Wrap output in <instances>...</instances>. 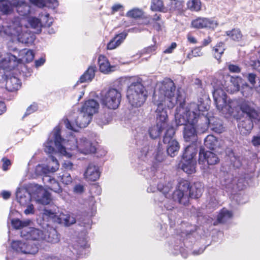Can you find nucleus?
Wrapping results in <instances>:
<instances>
[{
  "instance_id": "32",
  "label": "nucleus",
  "mask_w": 260,
  "mask_h": 260,
  "mask_svg": "<svg viewBox=\"0 0 260 260\" xmlns=\"http://www.w3.org/2000/svg\"><path fill=\"white\" fill-rule=\"evenodd\" d=\"M225 33L234 41L240 42L242 40L243 35L240 28H234L232 30L226 31Z\"/></svg>"
},
{
  "instance_id": "18",
  "label": "nucleus",
  "mask_w": 260,
  "mask_h": 260,
  "mask_svg": "<svg viewBox=\"0 0 260 260\" xmlns=\"http://www.w3.org/2000/svg\"><path fill=\"white\" fill-rule=\"evenodd\" d=\"M127 36V33L126 31H123L115 35L107 44V49L113 50L116 48L124 41Z\"/></svg>"
},
{
  "instance_id": "30",
  "label": "nucleus",
  "mask_w": 260,
  "mask_h": 260,
  "mask_svg": "<svg viewBox=\"0 0 260 260\" xmlns=\"http://www.w3.org/2000/svg\"><path fill=\"white\" fill-rule=\"evenodd\" d=\"M20 86V80L16 77H11L6 81V88L9 91L13 92L16 91Z\"/></svg>"
},
{
  "instance_id": "64",
  "label": "nucleus",
  "mask_w": 260,
  "mask_h": 260,
  "mask_svg": "<svg viewBox=\"0 0 260 260\" xmlns=\"http://www.w3.org/2000/svg\"><path fill=\"white\" fill-rule=\"evenodd\" d=\"M251 143L254 146H258L260 145V136H253Z\"/></svg>"
},
{
  "instance_id": "10",
  "label": "nucleus",
  "mask_w": 260,
  "mask_h": 260,
  "mask_svg": "<svg viewBox=\"0 0 260 260\" xmlns=\"http://www.w3.org/2000/svg\"><path fill=\"white\" fill-rule=\"evenodd\" d=\"M224 90L217 88L212 92L214 103L219 111H222L226 106L227 95Z\"/></svg>"
},
{
  "instance_id": "52",
  "label": "nucleus",
  "mask_w": 260,
  "mask_h": 260,
  "mask_svg": "<svg viewBox=\"0 0 260 260\" xmlns=\"http://www.w3.org/2000/svg\"><path fill=\"white\" fill-rule=\"evenodd\" d=\"M29 23L30 26L33 28H39L41 24L40 20L36 17L31 18L29 20Z\"/></svg>"
},
{
  "instance_id": "42",
  "label": "nucleus",
  "mask_w": 260,
  "mask_h": 260,
  "mask_svg": "<svg viewBox=\"0 0 260 260\" xmlns=\"http://www.w3.org/2000/svg\"><path fill=\"white\" fill-rule=\"evenodd\" d=\"M227 81L225 80L224 77L223 76L220 79H215L213 82V87L214 90L219 88L222 90H225V86H226Z\"/></svg>"
},
{
  "instance_id": "63",
  "label": "nucleus",
  "mask_w": 260,
  "mask_h": 260,
  "mask_svg": "<svg viewBox=\"0 0 260 260\" xmlns=\"http://www.w3.org/2000/svg\"><path fill=\"white\" fill-rule=\"evenodd\" d=\"M247 79L248 81L254 86L255 84L256 75L253 73H249L248 75Z\"/></svg>"
},
{
  "instance_id": "3",
  "label": "nucleus",
  "mask_w": 260,
  "mask_h": 260,
  "mask_svg": "<svg viewBox=\"0 0 260 260\" xmlns=\"http://www.w3.org/2000/svg\"><path fill=\"white\" fill-rule=\"evenodd\" d=\"M190 182L184 179H180L178 182L177 188L172 194V199L174 202L180 205L187 206L189 204V197L185 192L189 191Z\"/></svg>"
},
{
  "instance_id": "55",
  "label": "nucleus",
  "mask_w": 260,
  "mask_h": 260,
  "mask_svg": "<svg viewBox=\"0 0 260 260\" xmlns=\"http://www.w3.org/2000/svg\"><path fill=\"white\" fill-rule=\"evenodd\" d=\"M252 88L248 85L243 86L241 89V92L243 96L248 98L251 95Z\"/></svg>"
},
{
  "instance_id": "58",
  "label": "nucleus",
  "mask_w": 260,
  "mask_h": 260,
  "mask_svg": "<svg viewBox=\"0 0 260 260\" xmlns=\"http://www.w3.org/2000/svg\"><path fill=\"white\" fill-rule=\"evenodd\" d=\"M228 69L232 73H239L241 72L240 68L238 66L233 64H229Z\"/></svg>"
},
{
  "instance_id": "16",
  "label": "nucleus",
  "mask_w": 260,
  "mask_h": 260,
  "mask_svg": "<svg viewBox=\"0 0 260 260\" xmlns=\"http://www.w3.org/2000/svg\"><path fill=\"white\" fill-rule=\"evenodd\" d=\"M84 177L88 181H95L100 176V172L98 166L89 164L84 174Z\"/></svg>"
},
{
  "instance_id": "11",
  "label": "nucleus",
  "mask_w": 260,
  "mask_h": 260,
  "mask_svg": "<svg viewBox=\"0 0 260 260\" xmlns=\"http://www.w3.org/2000/svg\"><path fill=\"white\" fill-rule=\"evenodd\" d=\"M77 148L78 151L83 154H88L94 153L96 151V148L92 143L86 139H81L77 142Z\"/></svg>"
},
{
  "instance_id": "2",
  "label": "nucleus",
  "mask_w": 260,
  "mask_h": 260,
  "mask_svg": "<svg viewBox=\"0 0 260 260\" xmlns=\"http://www.w3.org/2000/svg\"><path fill=\"white\" fill-rule=\"evenodd\" d=\"M131 84L128 86L126 97L129 104L134 107L142 106L148 97V92L138 77L130 78Z\"/></svg>"
},
{
  "instance_id": "13",
  "label": "nucleus",
  "mask_w": 260,
  "mask_h": 260,
  "mask_svg": "<svg viewBox=\"0 0 260 260\" xmlns=\"http://www.w3.org/2000/svg\"><path fill=\"white\" fill-rule=\"evenodd\" d=\"M240 109L242 113L246 115L247 119L255 121H259V113L253 107L250 106L247 103H242L240 106Z\"/></svg>"
},
{
  "instance_id": "27",
  "label": "nucleus",
  "mask_w": 260,
  "mask_h": 260,
  "mask_svg": "<svg viewBox=\"0 0 260 260\" xmlns=\"http://www.w3.org/2000/svg\"><path fill=\"white\" fill-rule=\"evenodd\" d=\"M225 50V43L223 42L217 43L212 48V53L215 58L219 62H221V57Z\"/></svg>"
},
{
  "instance_id": "48",
  "label": "nucleus",
  "mask_w": 260,
  "mask_h": 260,
  "mask_svg": "<svg viewBox=\"0 0 260 260\" xmlns=\"http://www.w3.org/2000/svg\"><path fill=\"white\" fill-rule=\"evenodd\" d=\"M171 10H180L182 9L183 1L180 0H170Z\"/></svg>"
},
{
  "instance_id": "44",
  "label": "nucleus",
  "mask_w": 260,
  "mask_h": 260,
  "mask_svg": "<svg viewBox=\"0 0 260 260\" xmlns=\"http://www.w3.org/2000/svg\"><path fill=\"white\" fill-rule=\"evenodd\" d=\"M30 6L26 3L25 4L18 7L16 10L18 13L22 16H25L29 14L30 13Z\"/></svg>"
},
{
  "instance_id": "5",
  "label": "nucleus",
  "mask_w": 260,
  "mask_h": 260,
  "mask_svg": "<svg viewBox=\"0 0 260 260\" xmlns=\"http://www.w3.org/2000/svg\"><path fill=\"white\" fill-rule=\"evenodd\" d=\"M121 93L115 88H110L102 98V104L110 109H117L120 103Z\"/></svg>"
},
{
  "instance_id": "50",
  "label": "nucleus",
  "mask_w": 260,
  "mask_h": 260,
  "mask_svg": "<svg viewBox=\"0 0 260 260\" xmlns=\"http://www.w3.org/2000/svg\"><path fill=\"white\" fill-rule=\"evenodd\" d=\"M38 107L37 104L34 103L31 104L26 109L23 117L28 116L29 115L34 113L38 110Z\"/></svg>"
},
{
  "instance_id": "61",
  "label": "nucleus",
  "mask_w": 260,
  "mask_h": 260,
  "mask_svg": "<svg viewBox=\"0 0 260 260\" xmlns=\"http://www.w3.org/2000/svg\"><path fill=\"white\" fill-rule=\"evenodd\" d=\"M177 47V44L175 42L171 43V45L166 48L164 51V53L166 54L171 53L173 51L174 49Z\"/></svg>"
},
{
  "instance_id": "15",
  "label": "nucleus",
  "mask_w": 260,
  "mask_h": 260,
  "mask_svg": "<svg viewBox=\"0 0 260 260\" xmlns=\"http://www.w3.org/2000/svg\"><path fill=\"white\" fill-rule=\"evenodd\" d=\"M205 115L206 114L204 113H202L201 115L200 113H197V112L190 110H187L185 112L187 125H196L197 124L203 122L204 118L202 117Z\"/></svg>"
},
{
  "instance_id": "60",
  "label": "nucleus",
  "mask_w": 260,
  "mask_h": 260,
  "mask_svg": "<svg viewBox=\"0 0 260 260\" xmlns=\"http://www.w3.org/2000/svg\"><path fill=\"white\" fill-rule=\"evenodd\" d=\"M26 3L25 0H12V7L13 8H15L16 10L18 8V7H20L21 6Z\"/></svg>"
},
{
  "instance_id": "45",
  "label": "nucleus",
  "mask_w": 260,
  "mask_h": 260,
  "mask_svg": "<svg viewBox=\"0 0 260 260\" xmlns=\"http://www.w3.org/2000/svg\"><path fill=\"white\" fill-rule=\"evenodd\" d=\"M203 55V53L201 51V49L199 47H195L192 49L186 56L187 59H191L193 57H200Z\"/></svg>"
},
{
  "instance_id": "7",
  "label": "nucleus",
  "mask_w": 260,
  "mask_h": 260,
  "mask_svg": "<svg viewBox=\"0 0 260 260\" xmlns=\"http://www.w3.org/2000/svg\"><path fill=\"white\" fill-rule=\"evenodd\" d=\"M219 159L217 154L211 151H206L204 148H201L199 154L198 162L200 165H204L203 169H205L206 163L208 166L215 165L218 163Z\"/></svg>"
},
{
  "instance_id": "51",
  "label": "nucleus",
  "mask_w": 260,
  "mask_h": 260,
  "mask_svg": "<svg viewBox=\"0 0 260 260\" xmlns=\"http://www.w3.org/2000/svg\"><path fill=\"white\" fill-rule=\"evenodd\" d=\"M246 184H247V182H246L245 177L241 176L238 179L237 185L239 189H244L246 186Z\"/></svg>"
},
{
  "instance_id": "39",
  "label": "nucleus",
  "mask_w": 260,
  "mask_h": 260,
  "mask_svg": "<svg viewBox=\"0 0 260 260\" xmlns=\"http://www.w3.org/2000/svg\"><path fill=\"white\" fill-rule=\"evenodd\" d=\"M150 9L152 11L164 12L165 7L162 0H151Z\"/></svg>"
},
{
  "instance_id": "23",
  "label": "nucleus",
  "mask_w": 260,
  "mask_h": 260,
  "mask_svg": "<svg viewBox=\"0 0 260 260\" xmlns=\"http://www.w3.org/2000/svg\"><path fill=\"white\" fill-rule=\"evenodd\" d=\"M241 80V78L239 77H231L229 82H226L225 90L231 93L239 91Z\"/></svg>"
},
{
  "instance_id": "31",
  "label": "nucleus",
  "mask_w": 260,
  "mask_h": 260,
  "mask_svg": "<svg viewBox=\"0 0 260 260\" xmlns=\"http://www.w3.org/2000/svg\"><path fill=\"white\" fill-rule=\"evenodd\" d=\"M53 141L52 140H48L45 144L44 151L47 153L50 154V157L53 162L55 163L56 167L58 168L59 165L57 159L52 155L53 154L56 152L53 146Z\"/></svg>"
},
{
  "instance_id": "28",
  "label": "nucleus",
  "mask_w": 260,
  "mask_h": 260,
  "mask_svg": "<svg viewBox=\"0 0 260 260\" xmlns=\"http://www.w3.org/2000/svg\"><path fill=\"white\" fill-rule=\"evenodd\" d=\"M19 60L23 63H29L31 62L35 57V54L31 50L23 49L19 52Z\"/></svg>"
},
{
  "instance_id": "8",
  "label": "nucleus",
  "mask_w": 260,
  "mask_h": 260,
  "mask_svg": "<svg viewBox=\"0 0 260 260\" xmlns=\"http://www.w3.org/2000/svg\"><path fill=\"white\" fill-rule=\"evenodd\" d=\"M21 236L26 240L38 241L43 242L44 231L33 227H29L22 230L20 232Z\"/></svg>"
},
{
  "instance_id": "62",
  "label": "nucleus",
  "mask_w": 260,
  "mask_h": 260,
  "mask_svg": "<svg viewBox=\"0 0 260 260\" xmlns=\"http://www.w3.org/2000/svg\"><path fill=\"white\" fill-rule=\"evenodd\" d=\"M33 3L40 8L46 7V0H34Z\"/></svg>"
},
{
  "instance_id": "33",
  "label": "nucleus",
  "mask_w": 260,
  "mask_h": 260,
  "mask_svg": "<svg viewBox=\"0 0 260 260\" xmlns=\"http://www.w3.org/2000/svg\"><path fill=\"white\" fill-rule=\"evenodd\" d=\"M201 0H189L186 3V9L192 12H199L202 10Z\"/></svg>"
},
{
  "instance_id": "37",
  "label": "nucleus",
  "mask_w": 260,
  "mask_h": 260,
  "mask_svg": "<svg viewBox=\"0 0 260 260\" xmlns=\"http://www.w3.org/2000/svg\"><path fill=\"white\" fill-rule=\"evenodd\" d=\"M30 223V221L29 220H21L18 218H13L11 220V224L13 228L16 230L27 227Z\"/></svg>"
},
{
  "instance_id": "19",
  "label": "nucleus",
  "mask_w": 260,
  "mask_h": 260,
  "mask_svg": "<svg viewBox=\"0 0 260 260\" xmlns=\"http://www.w3.org/2000/svg\"><path fill=\"white\" fill-rule=\"evenodd\" d=\"M203 192V187L200 182H194L190 186L188 197L189 199H199Z\"/></svg>"
},
{
  "instance_id": "54",
  "label": "nucleus",
  "mask_w": 260,
  "mask_h": 260,
  "mask_svg": "<svg viewBox=\"0 0 260 260\" xmlns=\"http://www.w3.org/2000/svg\"><path fill=\"white\" fill-rule=\"evenodd\" d=\"M63 139L61 138L60 135V131L57 130L54 134V141L55 145H60L62 143Z\"/></svg>"
},
{
  "instance_id": "26",
  "label": "nucleus",
  "mask_w": 260,
  "mask_h": 260,
  "mask_svg": "<svg viewBox=\"0 0 260 260\" xmlns=\"http://www.w3.org/2000/svg\"><path fill=\"white\" fill-rule=\"evenodd\" d=\"M182 170L188 174H192L196 172V160L183 159Z\"/></svg>"
},
{
  "instance_id": "47",
  "label": "nucleus",
  "mask_w": 260,
  "mask_h": 260,
  "mask_svg": "<svg viewBox=\"0 0 260 260\" xmlns=\"http://www.w3.org/2000/svg\"><path fill=\"white\" fill-rule=\"evenodd\" d=\"M53 181V184H47V187L48 189L52 190L57 193H60L62 192V188L60 186L59 183L55 179L51 180Z\"/></svg>"
},
{
  "instance_id": "29",
  "label": "nucleus",
  "mask_w": 260,
  "mask_h": 260,
  "mask_svg": "<svg viewBox=\"0 0 260 260\" xmlns=\"http://www.w3.org/2000/svg\"><path fill=\"white\" fill-rule=\"evenodd\" d=\"M59 241V237L55 230L50 231H44V238L43 242H46L50 243H56Z\"/></svg>"
},
{
  "instance_id": "9",
  "label": "nucleus",
  "mask_w": 260,
  "mask_h": 260,
  "mask_svg": "<svg viewBox=\"0 0 260 260\" xmlns=\"http://www.w3.org/2000/svg\"><path fill=\"white\" fill-rule=\"evenodd\" d=\"M191 27L196 29H203L205 28H214L217 26L218 23L212 19L198 17L191 22Z\"/></svg>"
},
{
  "instance_id": "21",
  "label": "nucleus",
  "mask_w": 260,
  "mask_h": 260,
  "mask_svg": "<svg viewBox=\"0 0 260 260\" xmlns=\"http://www.w3.org/2000/svg\"><path fill=\"white\" fill-rule=\"evenodd\" d=\"M21 26L20 18L18 17L6 19L3 25V27H7L9 29L11 34L13 33L12 30H16L18 27Z\"/></svg>"
},
{
  "instance_id": "34",
  "label": "nucleus",
  "mask_w": 260,
  "mask_h": 260,
  "mask_svg": "<svg viewBox=\"0 0 260 260\" xmlns=\"http://www.w3.org/2000/svg\"><path fill=\"white\" fill-rule=\"evenodd\" d=\"M233 216L232 212L226 209H221L217 215V221L218 223H224L229 219L232 218Z\"/></svg>"
},
{
  "instance_id": "59",
  "label": "nucleus",
  "mask_w": 260,
  "mask_h": 260,
  "mask_svg": "<svg viewBox=\"0 0 260 260\" xmlns=\"http://www.w3.org/2000/svg\"><path fill=\"white\" fill-rule=\"evenodd\" d=\"M64 223L67 226H70V225L76 222V219L73 217H71L70 216H67L64 219Z\"/></svg>"
},
{
  "instance_id": "22",
  "label": "nucleus",
  "mask_w": 260,
  "mask_h": 260,
  "mask_svg": "<svg viewBox=\"0 0 260 260\" xmlns=\"http://www.w3.org/2000/svg\"><path fill=\"white\" fill-rule=\"evenodd\" d=\"M198 152V149L196 145L192 143L187 146L183 154V159L196 160V156Z\"/></svg>"
},
{
  "instance_id": "24",
  "label": "nucleus",
  "mask_w": 260,
  "mask_h": 260,
  "mask_svg": "<svg viewBox=\"0 0 260 260\" xmlns=\"http://www.w3.org/2000/svg\"><path fill=\"white\" fill-rule=\"evenodd\" d=\"M96 71V67L95 64L89 66L84 74L81 76L78 82L84 83L87 81H91L95 76Z\"/></svg>"
},
{
  "instance_id": "41",
  "label": "nucleus",
  "mask_w": 260,
  "mask_h": 260,
  "mask_svg": "<svg viewBox=\"0 0 260 260\" xmlns=\"http://www.w3.org/2000/svg\"><path fill=\"white\" fill-rule=\"evenodd\" d=\"M58 178L60 182L64 184L68 185L72 182V179L71 175L67 171H63L59 173L58 176Z\"/></svg>"
},
{
  "instance_id": "14",
  "label": "nucleus",
  "mask_w": 260,
  "mask_h": 260,
  "mask_svg": "<svg viewBox=\"0 0 260 260\" xmlns=\"http://www.w3.org/2000/svg\"><path fill=\"white\" fill-rule=\"evenodd\" d=\"M200 123L197 124L196 125H187L184 126L183 131V137L186 142L193 141L196 139L197 137V131L201 129L203 130L198 125Z\"/></svg>"
},
{
  "instance_id": "35",
  "label": "nucleus",
  "mask_w": 260,
  "mask_h": 260,
  "mask_svg": "<svg viewBox=\"0 0 260 260\" xmlns=\"http://www.w3.org/2000/svg\"><path fill=\"white\" fill-rule=\"evenodd\" d=\"M12 3L9 0H0V12L3 14L8 15L13 12Z\"/></svg>"
},
{
  "instance_id": "56",
  "label": "nucleus",
  "mask_w": 260,
  "mask_h": 260,
  "mask_svg": "<svg viewBox=\"0 0 260 260\" xmlns=\"http://www.w3.org/2000/svg\"><path fill=\"white\" fill-rule=\"evenodd\" d=\"M232 179L229 177H224L220 181L222 187L225 188H229L232 184Z\"/></svg>"
},
{
  "instance_id": "53",
  "label": "nucleus",
  "mask_w": 260,
  "mask_h": 260,
  "mask_svg": "<svg viewBox=\"0 0 260 260\" xmlns=\"http://www.w3.org/2000/svg\"><path fill=\"white\" fill-rule=\"evenodd\" d=\"M208 110V107L207 105H205L204 102L201 101L200 103L197 105V109L196 112L197 113H200L202 115V113H204L205 112H207Z\"/></svg>"
},
{
  "instance_id": "46",
  "label": "nucleus",
  "mask_w": 260,
  "mask_h": 260,
  "mask_svg": "<svg viewBox=\"0 0 260 260\" xmlns=\"http://www.w3.org/2000/svg\"><path fill=\"white\" fill-rule=\"evenodd\" d=\"M175 121L177 125H182L186 126L187 124V120L186 119V116H185V112L183 115L179 114L178 113L176 114L175 115Z\"/></svg>"
},
{
  "instance_id": "40",
  "label": "nucleus",
  "mask_w": 260,
  "mask_h": 260,
  "mask_svg": "<svg viewBox=\"0 0 260 260\" xmlns=\"http://www.w3.org/2000/svg\"><path fill=\"white\" fill-rule=\"evenodd\" d=\"M25 243L22 242L20 241H13L12 243V248L17 251H20L24 253H31L28 248L26 249H23V247L25 246Z\"/></svg>"
},
{
  "instance_id": "36",
  "label": "nucleus",
  "mask_w": 260,
  "mask_h": 260,
  "mask_svg": "<svg viewBox=\"0 0 260 260\" xmlns=\"http://www.w3.org/2000/svg\"><path fill=\"white\" fill-rule=\"evenodd\" d=\"M144 12L141 9L138 8H134L128 11L126 14V16L128 17L134 18L135 19H147V17L144 16Z\"/></svg>"
},
{
  "instance_id": "17",
  "label": "nucleus",
  "mask_w": 260,
  "mask_h": 260,
  "mask_svg": "<svg viewBox=\"0 0 260 260\" xmlns=\"http://www.w3.org/2000/svg\"><path fill=\"white\" fill-rule=\"evenodd\" d=\"M99 108L98 102L93 99H90L85 102L81 108V110L82 112H85L92 117L94 114L98 112Z\"/></svg>"
},
{
  "instance_id": "25",
  "label": "nucleus",
  "mask_w": 260,
  "mask_h": 260,
  "mask_svg": "<svg viewBox=\"0 0 260 260\" xmlns=\"http://www.w3.org/2000/svg\"><path fill=\"white\" fill-rule=\"evenodd\" d=\"M92 117L81 111L80 114L78 116L76 122L78 126L80 128L86 127L91 121Z\"/></svg>"
},
{
  "instance_id": "12",
  "label": "nucleus",
  "mask_w": 260,
  "mask_h": 260,
  "mask_svg": "<svg viewBox=\"0 0 260 260\" xmlns=\"http://www.w3.org/2000/svg\"><path fill=\"white\" fill-rule=\"evenodd\" d=\"M98 63L99 70L102 73L108 74L115 71V66L111 65L109 59L104 55L99 56Z\"/></svg>"
},
{
  "instance_id": "38",
  "label": "nucleus",
  "mask_w": 260,
  "mask_h": 260,
  "mask_svg": "<svg viewBox=\"0 0 260 260\" xmlns=\"http://www.w3.org/2000/svg\"><path fill=\"white\" fill-rule=\"evenodd\" d=\"M217 143L216 138L212 135H208L204 140V145L208 149L214 150Z\"/></svg>"
},
{
  "instance_id": "57",
  "label": "nucleus",
  "mask_w": 260,
  "mask_h": 260,
  "mask_svg": "<svg viewBox=\"0 0 260 260\" xmlns=\"http://www.w3.org/2000/svg\"><path fill=\"white\" fill-rule=\"evenodd\" d=\"M162 150H161L160 149L158 150L155 156L156 160L158 162H162L165 159V155Z\"/></svg>"
},
{
  "instance_id": "49",
  "label": "nucleus",
  "mask_w": 260,
  "mask_h": 260,
  "mask_svg": "<svg viewBox=\"0 0 260 260\" xmlns=\"http://www.w3.org/2000/svg\"><path fill=\"white\" fill-rule=\"evenodd\" d=\"M231 161L233 166L236 168H239L242 166V158L240 156L234 155L233 158H231Z\"/></svg>"
},
{
  "instance_id": "43",
  "label": "nucleus",
  "mask_w": 260,
  "mask_h": 260,
  "mask_svg": "<svg viewBox=\"0 0 260 260\" xmlns=\"http://www.w3.org/2000/svg\"><path fill=\"white\" fill-rule=\"evenodd\" d=\"M52 201L51 195L48 191L45 190L41 197L39 200V202L44 205H48Z\"/></svg>"
},
{
  "instance_id": "4",
  "label": "nucleus",
  "mask_w": 260,
  "mask_h": 260,
  "mask_svg": "<svg viewBox=\"0 0 260 260\" xmlns=\"http://www.w3.org/2000/svg\"><path fill=\"white\" fill-rule=\"evenodd\" d=\"M175 129L172 126H169L163 137V142L168 144L167 152L171 157H174L178 152L180 145L177 140L174 139Z\"/></svg>"
},
{
  "instance_id": "6",
  "label": "nucleus",
  "mask_w": 260,
  "mask_h": 260,
  "mask_svg": "<svg viewBox=\"0 0 260 260\" xmlns=\"http://www.w3.org/2000/svg\"><path fill=\"white\" fill-rule=\"evenodd\" d=\"M208 116V113L202 117V118H204V122L199 124L198 126L204 129H206L208 127H210L215 133L218 134L222 133L224 131V127L221 120L214 116L209 118Z\"/></svg>"
},
{
  "instance_id": "20",
  "label": "nucleus",
  "mask_w": 260,
  "mask_h": 260,
  "mask_svg": "<svg viewBox=\"0 0 260 260\" xmlns=\"http://www.w3.org/2000/svg\"><path fill=\"white\" fill-rule=\"evenodd\" d=\"M253 121H255L247 118L240 121L238 124V128L240 133L245 135L249 134L253 128Z\"/></svg>"
},
{
  "instance_id": "1",
  "label": "nucleus",
  "mask_w": 260,
  "mask_h": 260,
  "mask_svg": "<svg viewBox=\"0 0 260 260\" xmlns=\"http://www.w3.org/2000/svg\"><path fill=\"white\" fill-rule=\"evenodd\" d=\"M176 86L173 81L169 78H165L161 82L158 91L153 94L154 104L157 106L156 110V123L150 127L149 134L152 139L159 137L163 130L168 126V116L165 109L166 100L168 101L167 106L172 109L179 104L180 107L185 105V99L180 91L178 90L175 96Z\"/></svg>"
}]
</instances>
